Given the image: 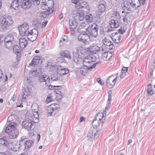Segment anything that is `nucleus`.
<instances>
[{
	"label": "nucleus",
	"mask_w": 155,
	"mask_h": 155,
	"mask_svg": "<svg viewBox=\"0 0 155 155\" xmlns=\"http://www.w3.org/2000/svg\"><path fill=\"white\" fill-rule=\"evenodd\" d=\"M47 2L46 3L45 6V7H48V8H50L51 9L53 8L54 5V1L52 0H47Z\"/></svg>",
	"instance_id": "f704fd0d"
},
{
	"label": "nucleus",
	"mask_w": 155,
	"mask_h": 155,
	"mask_svg": "<svg viewBox=\"0 0 155 155\" xmlns=\"http://www.w3.org/2000/svg\"><path fill=\"white\" fill-rule=\"evenodd\" d=\"M10 143L8 142L7 140L6 137H3L0 139V143L4 146H7L9 145Z\"/></svg>",
	"instance_id": "2f4dec72"
},
{
	"label": "nucleus",
	"mask_w": 155,
	"mask_h": 155,
	"mask_svg": "<svg viewBox=\"0 0 155 155\" xmlns=\"http://www.w3.org/2000/svg\"><path fill=\"white\" fill-rule=\"evenodd\" d=\"M28 135L30 137H32V136L34 135L35 134L33 131H31V130L30 131H29L28 133Z\"/></svg>",
	"instance_id": "052dcab7"
},
{
	"label": "nucleus",
	"mask_w": 155,
	"mask_h": 155,
	"mask_svg": "<svg viewBox=\"0 0 155 155\" xmlns=\"http://www.w3.org/2000/svg\"><path fill=\"white\" fill-rule=\"evenodd\" d=\"M60 54L62 56L69 59H71L69 52L67 50L62 51L60 52Z\"/></svg>",
	"instance_id": "c85d7f7f"
},
{
	"label": "nucleus",
	"mask_w": 155,
	"mask_h": 155,
	"mask_svg": "<svg viewBox=\"0 0 155 155\" xmlns=\"http://www.w3.org/2000/svg\"><path fill=\"white\" fill-rule=\"evenodd\" d=\"M106 111H104L103 113H98L96 117L95 118L100 121L101 120L102 122H104L105 120Z\"/></svg>",
	"instance_id": "5701e85b"
},
{
	"label": "nucleus",
	"mask_w": 155,
	"mask_h": 155,
	"mask_svg": "<svg viewBox=\"0 0 155 155\" xmlns=\"http://www.w3.org/2000/svg\"><path fill=\"white\" fill-rule=\"evenodd\" d=\"M119 36H114L113 37H112V39L113 41L115 43L118 44L120 41L121 37L120 35Z\"/></svg>",
	"instance_id": "58836bf2"
},
{
	"label": "nucleus",
	"mask_w": 155,
	"mask_h": 155,
	"mask_svg": "<svg viewBox=\"0 0 155 155\" xmlns=\"http://www.w3.org/2000/svg\"><path fill=\"white\" fill-rule=\"evenodd\" d=\"M101 122V121L95 118L92 123V126L94 128H97L99 126Z\"/></svg>",
	"instance_id": "72a5a7b5"
},
{
	"label": "nucleus",
	"mask_w": 155,
	"mask_h": 155,
	"mask_svg": "<svg viewBox=\"0 0 155 155\" xmlns=\"http://www.w3.org/2000/svg\"><path fill=\"white\" fill-rule=\"evenodd\" d=\"M20 5L21 8L27 9L29 8L31 6V2L29 0H21Z\"/></svg>",
	"instance_id": "f3484780"
},
{
	"label": "nucleus",
	"mask_w": 155,
	"mask_h": 155,
	"mask_svg": "<svg viewBox=\"0 0 155 155\" xmlns=\"http://www.w3.org/2000/svg\"><path fill=\"white\" fill-rule=\"evenodd\" d=\"M110 24L112 28H116L119 26V23L118 21L116 20H111L110 21Z\"/></svg>",
	"instance_id": "cd10ccee"
},
{
	"label": "nucleus",
	"mask_w": 155,
	"mask_h": 155,
	"mask_svg": "<svg viewBox=\"0 0 155 155\" xmlns=\"http://www.w3.org/2000/svg\"><path fill=\"white\" fill-rule=\"evenodd\" d=\"M14 40L15 38L13 35L11 34H9L5 38L4 41L6 42L9 41L12 42L14 41Z\"/></svg>",
	"instance_id": "473e14b6"
},
{
	"label": "nucleus",
	"mask_w": 155,
	"mask_h": 155,
	"mask_svg": "<svg viewBox=\"0 0 155 155\" xmlns=\"http://www.w3.org/2000/svg\"><path fill=\"white\" fill-rule=\"evenodd\" d=\"M41 58V56H37L34 57L29 64V65L30 66H34L35 65L39 63V61Z\"/></svg>",
	"instance_id": "412c9836"
},
{
	"label": "nucleus",
	"mask_w": 155,
	"mask_h": 155,
	"mask_svg": "<svg viewBox=\"0 0 155 155\" xmlns=\"http://www.w3.org/2000/svg\"><path fill=\"white\" fill-rule=\"evenodd\" d=\"M1 21L0 25L3 29L8 28L13 23L12 17L10 16H5L1 19Z\"/></svg>",
	"instance_id": "7ed1b4c3"
},
{
	"label": "nucleus",
	"mask_w": 155,
	"mask_h": 155,
	"mask_svg": "<svg viewBox=\"0 0 155 155\" xmlns=\"http://www.w3.org/2000/svg\"><path fill=\"white\" fill-rule=\"evenodd\" d=\"M12 115H11L10 116H9L8 117V122H10V121H12L13 120H12Z\"/></svg>",
	"instance_id": "e2e57ef3"
},
{
	"label": "nucleus",
	"mask_w": 155,
	"mask_h": 155,
	"mask_svg": "<svg viewBox=\"0 0 155 155\" xmlns=\"http://www.w3.org/2000/svg\"><path fill=\"white\" fill-rule=\"evenodd\" d=\"M5 45V47L8 48H9L12 46V42L10 41L6 42L4 41Z\"/></svg>",
	"instance_id": "c03bdc74"
},
{
	"label": "nucleus",
	"mask_w": 155,
	"mask_h": 155,
	"mask_svg": "<svg viewBox=\"0 0 155 155\" xmlns=\"http://www.w3.org/2000/svg\"><path fill=\"white\" fill-rule=\"evenodd\" d=\"M20 147L19 144L11 142L9 144L8 147L9 150L16 152L19 150Z\"/></svg>",
	"instance_id": "a211bd4d"
},
{
	"label": "nucleus",
	"mask_w": 155,
	"mask_h": 155,
	"mask_svg": "<svg viewBox=\"0 0 155 155\" xmlns=\"http://www.w3.org/2000/svg\"><path fill=\"white\" fill-rule=\"evenodd\" d=\"M117 77L115 78L113 75L110 76L107 80L106 84L107 87L109 88H112L116 84Z\"/></svg>",
	"instance_id": "2eb2a0df"
},
{
	"label": "nucleus",
	"mask_w": 155,
	"mask_h": 155,
	"mask_svg": "<svg viewBox=\"0 0 155 155\" xmlns=\"http://www.w3.org/2000/svg\"><path fill=\"white\" fill-rule=\"evenodd\" d=\"M93 135V133L92 131H90L87 134V139L88 141H91L92 140Z\"/></svg>",
	"instance_id": "a19ab883"
},
{
	"label": "nucleus",
	"mask_w": 155,
	"mask_h": 155,
	"mask_svg": "<svg viewBox=\"0 0 155 155\" xmlns=\"http://www.w3.org/2000/svg\"><path fill=\"white\" fill-rule=\"evenodd\" d=\"M26 90L27 91H26V90L25 88L22 89V92L21 94L22 97V101H26V97L28 96H29L30 94V92L28 89V88H27Z\"/></svg>",
	"instance_id": "b1692460"
},
{
	"label": "nucleus",
	"mask_w": 155,
	"mask_h": 155,
	"mask_svg": "<svg viewBox=\"0 0 155 155\" xmlns=\"http://www.w3.org/2000/svg\"><path fill=\"white\" fill-rule=\"evenodd\" d=\"M48 23V21H43L41 25V28H44L46 25Z\"/></svg>",
	"instance_id": "13d9d810"
},
{
	"label": "nucleus",
	"mask_w": 155,
	"mask_h": 155,
	"mask_svg": "<svg viewBox=\"0 0 155 155\" xmlns=\"http://www.w3.org/2000/svg\"><path fill=\"white\" fill-rule=\"evenodd\" d=\"M38 31L36 28H33L30 30L27 35L28 39L30 41H34L37 38Z\"/></svg>",
	"instance_id": "9d476101"
},
{
	"label": "nucleus",
	"mask_w": 155,
	"mask_h": 155,
	"mask_svg": "<svg viewBox=\"0 0 155 155\" xmlns=\"http://www.w3.org/2000/svg\"><path fill=\"white\" fill-rule=\"evenodd\" d=\"M68 69L64 68L63 67L58 66L57 69L58 73L60 75H63L68 74L69 72Z\"/></svg>",
	"instance_id": "6ab92c4d"
},
{
	"label": "nucleus",
	"mask_w": 155,
	"mask_h": 155,
	"mask_svg": "<svg viewBox=\"0 0 155 155\" xmlns=\"http://www.w3.org/2000/svg\"><path fill=\"white\" fill-rule=\"evenodd\" d=\"M100 133V130H97L94 134V138H97L99 137Z\"/></svg>",
	"instance_id": "5fc2aeb1"
},
{
	"label": "nucleus",
	"mask_w": 155,
	"mask_h": 155,
	"mask_svg": "<svg viewBox=\"0 0 155 155\" xmlns=\"http://www.w3.org/2000/svg\"><path fill=\"white\" fill-rule=\"evenodd\" d=\"M34 121H32L30 119H26L23 121L22 124V126L25 129L28 130L30 131L31 129V128L34 125Z\"/></svg>",
	"instance_id": "f8f14e48"
},
{
	"label": "nucleus",
	"mask_w": 155,
	"mask_h": 155,
	"mask_svg": "<svg viewBox=\"0 0 155 155\" xmlns=\"http://www.w3.org/2000/svg\"><path fill=\"white\" fill-rule=\"evenodd\" d=\"M74 61L78 64H83L84 63L83 59L79 56L74 57L73 58Z\"/></svg>",
	"instance_id": "c756f323"
},
{
	"label": "nucleus",
	"mask_w": 155,
	"mask_h": 155,
	"mask_svg": "<svg viewBox=\"0 0 155 155\" xmlns=\"http://www.w3.org/2000/svg\"><path fill=\"white\" fill-rule=\"evenodd\" d=\"M114 15L117 18H119L120 17V15L119 12H114Z\"/></svg>",
	"instance_id": "4d7b16f0"
},
{
	"label": "nucleus",
	"mask_w": 155,
	"mask_h": 155,
	"mask_svg": "<svg viewBox=\"0 0 155 155\" xmlns=\"http://www.w3.org/2000/svg\"><path fill=\"white\" fill-rule=\"evenodd\" d=\"M101 63L100 61H98L95 64H93L91 66H88L84 64V65L82 66L80 68V73L82 75L84 76L86 74L88 70L91 71L92 69L95 67L97 64Z\"/></svg>",
	"instance_id": "0eeeda50"
},
{
	"label": "nucleus",
	"mask_w": 155,
	"mask_h": 155,
	"mask_svg": "<svg viewBox=\"0 0 155 155\" xmlns=\"http://www.w3.org/2000/svg\"><path fill=\"white\" fill-rule=\"evenodd\" d=\"M59 105L56 103H53L48 106L47 108L48 115H51L52 113L56 111L59 108Z\"/></svg>",
	"instance_id": "4468645a"
},
{
	"label": "nucleus",
	"mask_w": 155,
	"mask_h": 155,
	"mask_svg": "<svg viewBox=\"0 0 155 155\" xmlns=\"http://www.w3.org/2000/svg\"><path fill=\"white\" fill-rule=\"evenodd\" d=\"M54 90V91L55 93L56 94L60 95L61 94V91L60 89L58 88L57 89L55 88Z\"/></svg>",
	"instance_id": "6e6d98bb"
},
{
	"label": "nucleus",
	"mask_w": 155,
	"mask_h": 155,
	"mask_svg": "<svg viewBox=\"0 0 155 155\" xmlns=\"http://www.w3.org/2000/svg\"><path fill=\"white\" fill-rule=\"evenodd\" d=\"M118 33H120L121 34H123L124 32H125V31L124 30V28L123 27H121L118 31Z\"/></svg>",
	"instance_id": "3c124183"
},
{
	"label": "nucleus",
	"mask_w": 155,
	"mask_h": 155,
	"mask_svg": "<svg viewBox=\"0 0 155 155\" xmlns=\"http://www.w3.org/2000/svg\"><path fill=\"white\" fill-rule=\"evenodd\" d=\"M19 0H14L12 2L11 8H13L15 10H18V7L20 6V2H18Z\"/></svg>",
	"instance_id": "bb28decb"
},
{
	"label": "nucleus",
	"mask_w": 155,
	"mask_h": 155,
	"mask_svg": "<svg viewBox=\"0 0 155 155\" xmlns=\"http://www.w3.org/2000/svg\"><path fill=\"white\" fill-rule=\"evenodd\" d=\"M96 60L95 56L93 55H88L83 59V64L88 66H91L94 64L93 62L96 61Z\"/></svg>",
	"instance_id": "6e6552de"
},
{
	"label": "nucleus",
	"mask_w": 155,
	"mask_h": 155,
	"mask_svg": "<svg viewBox=\"0 0 155 155\" xmlns=\"http://www.w3.org/2000/svg\"><path fill=\"white\" fill-rule=\"evenodd\" d=\"M13 51L15 54H18L17 55H18L20 54V48H19L18 45H15L14 47Z\"/></svg>",
	"instance_id": "4c0bfd02"
},
{
	"label": "nucleus",
	"mask_w": 155,
	"mask_h": 155,
	"mask_svg": "<svg viewBox=\"0 0 155 155\" xmlns=\"http://www.w3.org/2000/svg\"><path fill=\"white\" fill-rule=\"evenodd\" d=\"M113 47V44H111V45H110L109 46L107 47H106V48L110 50H111L112 49Z\"/></svg>",
	"instance_id": "680f3d73"
},
{
	"label": "nucleus",
	"mask_w": 155,
	"mask_h": 155,
	"mask_svg": "<svg viewBox=\"0 0 155 155\" xmlns=\"http://www.w3.org/2000/svg\"><path fill=\"white\" fill-rule=\"evenodd\" d=\"M104 45L107 47L113 44V42H111L110 40L108 39H107L106 38L104 39Z\"/></svg>",
	"instance_id": "79ce46f5"
},
{
	"label": "nucleus",
	"mask_w": 155,
	"mask_h": 155,
	"mask_svg": "<svg viewBox=\"0 0 155 155\" xmlns=\"http://www.w3.org/2000/svg\"><path fill=\"white\" fill-rule=\"evenodd\" d=\"M142 3L141 0H128L124 2V6L129 10H130L131 7L139 10L141 5L145 4Z\"/></svg>",
	"instance_id": "f03ea898"
},
{
	"label": "nucleus",
	"mask_w": 155,
	"mask_h": 155,
	"mask_svg": "<svg viewBox=\"0 0 155 155\" xmlns=\"http://www.w3.org/2000/svg\"><path fill=\"white\" fill-rule=\"evenodd\" d=\"M47 1V0H42L41 7L43 9H47V7H45V6Z\"/></svg>",
	"instance_id": "a18cd8bd"
},
{
	"label": "nucleus",
	"mask_w": 155,
	"mask_h": 155,
	"mask_svg": "<svg viewBox=\"0 0 155 155\" xmlns=\"http://www.w3.org/2000/svg\"><path fill=\"white\" fill-rule=\"evenodd\" d=\"M36 106L37 108H38V106L36 104H33L32 106V111H31V114L32 115L31 116V118L34 120L35 123H37L38 122V120L39 119V114L38 113V109H35L34 108V107Z\"/></svg>",
	"instance_id": "9b49d317"
},
{
	"label": "nucleus",
	"mask_w": 155,
	"mask_h": 155,
	"mask_svg": "<svg viewBox=\"0 0 155 155\" xmlns=\"http://www.w3.org/2000/svg\"><path fill=\"white\" fill-rule=\"evenodd\" d=\"M111 101V95L109 94L108 95V101Z\"/></svg>",
	"instance_id": "69168bd1"
},
{
	"label": "nucleus",
	"mask_w": 155,
	"mask_h": 155,
	"mask_svg": "<svg viewBox=\"0 0 155 155\" xmlns=\"http://www.w3.org/2000/svg\"><path fill=\"white\" fill-rule=\"evenodd\" d=\"M52 100V98L51 97L48 96L45 102L46 103L48 104Z\"/></svg>",
	"instance_id": "8fccbe9b"
},
{
	"label": "nucleus",
	"mask_w": 155,
	"mask_h": 155,
	"mask_svg": "<svg viewBox=\"0 0 155 155\" xmlns=\"http://www.w3.org/2000/svg\"><path fill=\"white\" fill-rule=\"evenodd\" d=\"M85 120V118L83 117H81L80 119V121L82 122L84 120Z\"/></svg>",
	"instance_id": "774afa93"
},
{
	"label": "nucleus",
	"mask_w": 155,
	"mask_h": 155,
	"mask_svg": "<svg viewBox=\"0 0 155 155\" xmlns=\"http://www.w3.org/2000/svg\"><path fill=\"white\" fill-rule=\"evenodd\" d=\"M92 26L91 28H85V30L86 33L89 36V37L96 38L98 35V31L99 28V26L97 25H95V26L93 27Z\"/></svg>",
	"instance_id": "20e7f679"
},
{
	"label": "nucleus",
	"mask_w": 155,
	"mask_h": 155,
	"mask_svg": "<svg viewBox=\"0 0 155 155\" xmlns=\"http://www.w3.org/2000/svg\"><path fill=\"white\" fill-rule=\"evenodd\" d=\"M97 82L100 83L101 85H104V82H102L101 81V79L100 78H98L97 79Z\"/></svg>",
	"instance_id": "bf43d9fd"
},
{
	"label": "nucleus",
	"mask_w": 155,
	"mask_h": 155,
	"mask_svg": "<svg viewBox=\"0 0 155 155\" xmlns=\"http://www.w3.org/2000/svg\"><path fill=\"white\" fill-rule=\"evenodd\" d=\"M85 12L83 11H79L74 15H75L74 16L76 19L81 21L84 18Z\"/></svg>",
	"instance_id": "aec40b11"
},
{
	"label": "nucleus",
	"mask_w": 155,
	"mask_h": 155,
	"mask_svg": "<svg viewBox=\"0 0 155 155\" xmlns=\"http://www.w3.org/2000/svg\"><path fill=\"white\" fill-rule=\"evenodd\" d=\"M81 1H82V0H71L72 3L74 4L76 3V2H79Z\"/></svg>",
	"instance_id": "0e129e2a"
},
{
	"label": "nucleus",
	"mask_w": 155,
	"mask_h": 155,
	"mask_svg": "<svg viewBox=\"0 0 155 155\" xmlns=\"http://www.w3.org/2000/svg\"><path fill=\"white\" fill-rule=\"evenodd\" d=\"M53 12V10L52 9H51L49 11L44 12L41 13V16L44 18L46 17L47 15L52 13Z\"/></svg>",
	"instance_id": "c9c22d12"
},
{
	"label": "nucleus",
	"mask_w": 155,
	"mask_h": 155,
	"mask_svg": "<svg viewBox=\"0 0 155 155\" xmlns=\"http://www.w3.org/2000/svg\"><path fill=\"white\" fill-rule=\"evenodd\" d=\"M151 86L150 84H149L148 85V88L147 90V92L148 95L151 96L154 94V91L152 90V87H151Z\"/></svg>",
	"instance_id": "e433bc0d"
},
{
	"label": "nucleus",
	"mask_w": 155,
	"mask_h": 155,
	"mask_svg": "<svg viewBox=\"0 0 155 155\" xmlns=\"http://www.w3.org/2000/svg\"><path fill=\"white\" fill-rule=\"evenodd\" d=\"M28 41L25 38H20L19 39V45L21 49H24L27 45Z\"/></svg>",
	"instance_id": "4be33fe9"
},
{
	"label": "nucleus",
	"mask_w": 155,
	"mask_h": 155,
	"mask_svg": "<svg viewBox=\"0 0 155 155\" xmlns=\"http://www.w3.org/2000/svg\"><path fill=\"white\" fill-rule=\"evenodd\" d=\"M16 124L15 122L10 123L5 127V132L8 133V137L10 139H15L18 134V131L16 128Z\"/></svg>",
	"instance_id": "f257e3e1"
},
{
	"label": "nucleus",
	"mask_w": 155,
	"mask_h": 155,
	"mask_svg": "<svg viewBox=\"0 0 155 155\" xmlns=\"http://www.w3.org/2000/svg\"><path fill=\"white\" fill-rule=\"evenodd\" d=\"M48 89L50 90H54L56 87H60V86H53L51 85H50V84H49L48 85Z\"/></svg>",
	"instance_id": "de8ad7c7"
},
{
	"label": "nucleus",
	"mask_w": 155,
	"mask_h": 155,
	"mask_svg": "<svg viewBox=\"0 0 155 155\" xmlns=\"http://www.w3.org/2000/svg\"><path fill=\"white\" fill-rule=\"evenodd\" d=\"M81 32L82 34L78 37V40L85 45L88 44L90 39L89 36L86 33L85 31H82Z\"/></svg>",
	"instance_id": "39448f33"
},
{
	"label": "nucleus",
	"mask_w": 155,
	"mask_h": 155,
	"mask_svg": "<svg viewBox=\"0 0 155 155\" xmlns=\"http://www.w3.org/2000/svg\"><path fill=\"white\" fill-rule=\"evenodd\" d=\"M106 3L105 1H101L99 2L98 6L97 14L99 15H101L105 11L106 9Z\"/></svg>",
	"instance_id": "ddd939ff"
},
{
	"label": "nucleus",
	"mask_w": 155,
	"mask_h": 155,
	"mask_svg": "<svg viewBox=\"0 0 155 155\" xmlns=\"http://www.w3.org/2000/svg\"><path fill=\"white\" fill-rule=\"evenodd\" d=\"M51 79L53 81H57L59 80L58 76L56 74H53L51 75Z\"/></svg>",
	"instance_id": "49530a36"
},
{
	"label": "nucleus",
	"mask_w": 155,
	"mask_h": 155,
	"mask_svg": "<svg viewBox=\"0 0 155 155\" xmlns=\"http://www.w3.org/2000/svg\"><path fill=\"white\" fill-rule=\"evenodd\" d=\"M42 73V69L41 68H37L33 71L32 70L31 71V76L34 77H37L39 74H41Z\"/></svg>",
	"instance_id": "a878e982"
},
{
	"label": "nucleus",
	"mask_w": 155,
	"mask_h": 155,
	"mask_svg": "<svg viewBox=\"0 0 155 155\" xmlns=\"http://www.w3.org/2000/svg\"><path fill=\"white\" fill-rule=\"evenodd\" d=\"M85 18L87 22L90 23L92 22L93 20L92 15L91 14H90L88 15H86Z\"/></svg>",
	"instance_id": "ea45409f"
},
{
	"label": "nucleus",
	"mask_w": 155,
	"mask_h": 155,
	"mask_svg": "<svg viewBox=\"0 0 155 155\" xmlns=\"http://www.w3.org/2000/svg\"><path fill=\"white\" fill-rule=\"evenodd\" d=\"M75 4L76 8L79 9L81 8H83V11L86 12V13H89L90 12V8L88 5H87V2L85 1H83L82 0L79 2H76Z\"/></svg>",
	"instance_id": "423d86ee"
},
{
	"label": "nucleus",
	"mask_w": 155,
	"mask_h": 155,
	"mask_svg": "<svg viewBox=\"0 0 155 155\" xmlns=\"http://www.w3.org/2000/svg\"><path fill=\"white\" fill-rule=\"evenodd\" d=\"M29 26L26 23H24L19 27V34L21 36H27L28 33L29 31L28 30Z\"/></svg>",
	"instance_id": "1a4fd4ad"
},
{
	"label": "nucleus",
	"mask_w": 155,
	"mask_h": 155,
	"mask_svg": "<svg viewBox=\"0 0 155 155\" xmlns=\"http://www.w3.org/2000/svg\"><path fill=\"white\" fill-rule=\"evenodd\" d=\"M86 24L85 23H82L80 25L79 27V29H80L82 28H86Z\"/></svg>",
	"instance_id": "864d4df0"
},
{
	"label": "nucleus",
	"mask_w": 155,
	"mask_h": 155,
	"mask_svg": "<svg viewBox=\"0 0 155 155\" xmlns=\"http://www.w3.org/2000/svg\"><path fill=\"white\" fill-rule=\"evenodd\" d=\"M34 142L31 140H29L26 141V144L28 147L29 148L33 144Z\"/></svg>",
	"instance_id": "37998d69"
},
{
	"label": "nucleus",
	"mask_w": 155,
	"mask_h": 155,
	"mask_svg": "<svg viewBox=\"0 0 155 155\" xmlns=\"http://www.w3.org/2000/svg\"><path fill=\"white\" fill-rule=\"evenodd\" d=\"M32 1L34 4L38 5L40 4L41 0H32Z\"/></svg>",
	"instance_id": "603ef678"
},
{
	"label": "nucleus",
	"mask_w": 155,
	"mask_h": 155,
	"mask_svg": "<svg viewBox=\"0 0 155 155\" xmlns=\"http://www.w3.org/2000/svg\"><path fill=\"white\" fill-rule=\"evenodd\" d=\"M100 50V48L97 45L91 47L89 48V51L93 54H96L98 53Z\"/></svg>",
	"instance_id": "393cba45"
},
{
	"label": "nucleus",
	"mask_w": 155,
	"mask_h": 155,
	"mask_svg": "<svg viewBox=\"0 0 155 155\" xmlns=\"http://www.w3.org/2000/svg\"><path fill=\"white\" fill-rule=\"evenodd\" d=\"M128 67H123L122 69V73H123L124 75L128 71Z\"/></svg>",
	"instance_id": "09e8293b"
},
{
	"label": "nucleus",
	"mask_w": 155,
	"mask_h": 155,
	"mask_svg": "<svg viewBox=\"0 0 155 155\" xmlns=\"http://www.w3.org/2000/svg\"><path fill=\"white\" fill-rule=\"evenodd\" d=\"M69 25L70 29H74L77 27L78 23L75 20L71 19L69 21Z\"/></svg>",
	"instance_id": "7c9ffc66"
},
{
	"label": "nucleus",
	"mask_w": 155,
	"mask_h": 155,
	"mask_svg": "<svg viewBox=\"0 0 155 155\" xmlns=\"http://www.w3.org/2000/svg\"><path fill=\"white\" fill-rule=\"evenodd\" d=\"M50 78L48 75H41L38 78V81L41 82H45V85L46 86H48L49 84H50Z\"/></svg>",
	"instance_id": "dca6fc26"
},
{
	"label": "nucleus",
	"mask_w": 155,
	"mask_h": 155,
	"mask_svg": "<svg viewBox=\"0 0 155 155\" xmlns=\"http://www.w3.org/2000/svg\"><path fill=\"white\" fill-rule=\"evenodd\" d=\"M63 14L62 13H61L59 15V19H61L63 18Z\"/></svg>",
	"instance_id": "338daca9"
}]
</instances>
